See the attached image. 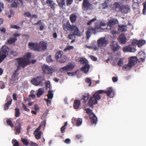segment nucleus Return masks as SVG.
I'll return each mask as SVG.
<instances>
[{
    "label": "nucleus",
    "mask_w": 146,
    "mask_h": 146,
    "mask_svg": "<svg viewBox=\"0 0 146 146\" xmlns=\"http://www.w3.org/2000/svg\"><path fill=\"white\" fill-rule=\"evenodd\" d=\"M43 72L44 73L52 75V73L54 72V69L51 67L48 66H45L42 67Z\"/></svg>",
    "instance_id": "9d476101"
},
{
    "label": "nucleus",
    "mask_w": 146,
    "mask_h": 146,
    "mask_svg": "<svg viewBox=\"0 0 146 146\" xmlns=\"http://www.w3.org/2000/svg\"><path fill=\"white\" fill-rule=\"evenodd\" d=\"M108 5H107V3L106 1H105L102 4V9H104L107 8Z\"/></svg>",
    "instance_id": "864d4df0"
},
{
    "label": "nucleus",
    "mask_w": 146,
    "mask_h": 146,
    "mask_svg": "<svg viewBox=\"0 0 146 146\" xmlns=\"http://www.w3.org/2000/svg\"><path fill=\"white\" fill-rule=\"evenodd\" d=\"M16 60L18 63V67L24 68L26 66L28 65L29 64L27 61H25L22 58H16Z\"/></svg>",
    "instance_id": "0eeeda50"
},
{
    "label": "nucleus",
    "mask_w": 146,
    "mask_h": 146,
    "mask_svg": "<svg viewBox=\"0 0 146 146\" xmlns=\"http://www.w3.org/2000/svg\"><path fill=\"white\" fill-rule=\"evenodd\" d=\"M145 54L143 52L141 53H139L137 55L139 59L136 56H131L128 58L129 62L125 66V68L126 70H130L131 67L134 66L137 63V61L143 62L145 59Z\"/></svg>",
    "instance_id": "7ed1b4c3"
},
{
    "label": "nucleus",
    "mask_w": 146,
    "mask_h": 146,
    "mask_svg": "<svg viewBox=\"0 0 146 146\" xmlns=\"http://www.w3.org/2000/svg\"><path fill=\"white\" fill-rule=\"evenodd\" d=\"M72 121L73 120L76 122V125L78 126H80L82 123V119L80 118H74L72 119Z\"/></svg>",
    "instance_id": "c756f323"
},
{
    "label": "nucleus",
    "mask_w": 146,
    "mask_h": 146,
    "mask_svg": "<svg viewBox=\"0 0 146 146\" xmlns=\"http://www.w3.org/2000/svg\"><path fill=\"white\" fill-rule=\"evenodd\" d=\"M76 32L75 33L76 34L74 33V31H73L72 34H69L68 35V38L71 40L74 39V38H75L74 36L76 35L78 36H80L82 35L81 33L79 31L78 29V31H76Z\"/></svg>",
    "instance_id": "f3484780"
},
{
    "label": "nucleus",
    "mask_w": 146,
    "mask_h": 146,
    "mask_svg": "<svg viewBox=\"0 0 146 146\" xmlns=\"http://www.w3.org/2000/svg\"><path fill=\"white\" fill-rule=\"evenodd\" d=\"M30 146H38V145L36 143L33 142H31L29 144Z\"/></svg>",
    "instance_id": "774afa93"
},
{
    "label": "nucleus",
    "mask_w": 146,
    "mask_h": 146,
    "mask_svg": "<svg viewBox=\"0 0 146 146\" xmlns=\"http://www.w3.org/2000/svg\"><path fill=\"white\" fill-rule=\"evenodd\" d=\"M46 122L45 121H43L41 122L40 125L38 126V128L39 127V129H40L42 127H45V126H46Z\"/></svg>",
    "instance_id": "09e8293b"
},
{
    "label": "nucleus",
    "mask_w": 146,
    "mask_h": 146,
    "mask_svg": "<svg viewBox=\"0 0 146 146\" xmlns=\"http://www.w3.org/2000/svg\"><path fill=\"white\" fill-rule=\"evenodd\" d=\"M46 3L48 5L50 6L53 10H55L56 5L53 1L51 0H47Z\"/></svg>",
    "instance_id": "412c9836"
},
{
    "label": "nucleus",
    "mask_w": 146,
    "mask_h": 146,
    "mask_svg": "<svg viewBox=\"0 0 146 146\" xmlns=\"http://www.w3.org/2000/svg\"><path fill=\"white\" fill-rule=\"evenodd\" d=\"M146 43V41L143 39H141L138 41L137 46L139 47H141Z\"/></svg>",
    "instance_id": "f704fd0d"
},
{
    "label": "nucleus",
    "mask_w": 146,
    "mask_h": 146,
    "mask_svg": "<svg viewBox=\"0 0 146 146\" xmlns=\"http://www.w3.org/2000/svg\"><path fill=\"white\" fill-rule=\"evenodd\" d=\"M130 11V8L128 5H122L120 11L123 13L127 14Z\"/></svg>",
    "instance_id": "a211bd4d"
},
{
    "label": "nucleus",
    "mask_w": 146,
    "mask_h": 146,
    "mask_svg": "<svg viewBox=\"0 0 146 146\" xmlns=\"http://www.w3.org/2000/svg\"><path fill=\"white\" fill-rule=\"evenodd\" d=\"M82 7L84 10L87 11L92 9L93 6L88 0H83Z\"/></svg>",
    "instance_id": "6e6552de"
},
{
    "label": "nucleus",
    "mask_w": 146,
    "mask_h": 146,
    "mask_svg": "<svg viewBox=\"0 0 146 146\" xmlns=\"http://www.w3.org/2000/svg\"><path fill=\"white\" fill-rule=\"evenodd\" d=\"M86 81L89 84V86H90L92 83L91 80L89 78H87L86 79Z\"/></svg>",
    "instance_id": "052dcab7"
},
{
    "label": "nucleus",
    "mask_w": 146,
    "mask_h": 146,
    "mask_svg": "<svg viewBox=\"0 0 146 146\" xmlns=\"http://www.w3.org/2000/svg\"><path fill=\"white\" fill-rule=\"evenodd\" d=\"M10 28L11 29H19L20 28L19 27L17 26L16 25H12L10 26Z\"/></svg>",
    "instance_id": "6e6d98bb"
},
{
    "label": "nucleus",
    "mask_w": 146,
    "mask_h": 146,
    "mask_svg": "<svg viewBox=\"0 0 146 146\" xmlns=\"http://www.w3.org/2000/svg\"><path fill=\"white\" fill-rule=\"evenodd\" d=\"M105 93L110 98H113L114 95V90L111 87L108 88L106 90H100L96 91L89 99L88 104L90 107H93V105L98 103V100L101 99L100 94Z\"/></svg>",
    "instance_id": "f257e3e1"
},
{
    "label": "nucleus",
    "mask_w": 146,
    "mask_h": 146,
    "mask_svg": "<svg viewBox=\"0 0 146 146\" xmlns=\"http://www.w3.org/2000/svg\"><path fill=\"white\" fill-rule=\"evenodd\" d=\"M134 3L132 5V6H133L135 5V3H137L139 4L141 3V1L140 0H133Z\"/></svg>",
    "instance_id": "e2e57ef3"
},
{
    "label": "nucleus",
    "mask_w": 146,
    "mask_h": 146,
    "mask_svg": "<svg viewBox=\"0 0 146 146\" xmlns=\"http://www.w3.org/2000/svg\"><path fill=\"white\" fill-rule=\"evenodd\" d=\"M56 1L60 7H61L62 9H64L65 8L63 7L64 6H65V0H56Z\"/></svg>",
    "instance_id": "c85d7f7f"
},
{
    "label": "nucleus",
    "mask_w": 146,
    "mask_h": 146,
    "mask_svg": "<svg viewBox=\"0 0 146 146\" xmlns=\"http://www.w3.org/2000/svg\"><path fill=\"white\" fill-rule=\"evenodd\" d=\"M21 141L24 145L27 146L30 144L28 141L26 139L21 138Z\"/></svg>",
    "instance_id": "4c0bfd02"
},
{
    "label": "nucleus",
    "mask_w": 146,
    "mask_h": 146,
    "mask_svg": "<svg viewBox=\"0 0 146 146\" xmlns=\"http://www.w3.org/2000/svg\"><path fill=\"white\" fill-rule=\"evenodd\" d=\"M33 84L35 86L40 85L41 84V79L40 77L37 76L36 78L33 79L31 80Z\"/></svg>",
    "instance_id": "dca6fc26"
},
{
    "label": "nucleus",
    "mask_w": 146,
    "mask_h": 146,
    "mask_svg": "<svg viewBox=\"0 0 146 146\" xmlns=\"http://www.w3.org/2000/svg\"><path fill=\"white\" fill-rule=\"evenodd\" d=\"M80 105V102L79 100H75L74 103V108L75 109H78Z\"/></svg>",
    "instance_id": "2f4dec72"
},
{
    "label": "nucleus",
    "mask_w": 146,
    "mask_h": 146,
    "mask_svg": "<svg viewBox=\"0 0 146 146\" xmlns=\"http://www.w3.org/2000/svg\"><path fill=\"white\" fill-rule=\"evenodd\" d=\"M23 107L22 108H23V110L24 111H29V109L27 107V106L25 105L24 103H22Z\"/></svg>",
    "instance_id": "5fc2aeb1"
},
{
    "label": "nucleus",
    "mask_w": 146,
    "mask_h": 146,
    "mask_svg": "<svg viewBox=\"0 0 146 146\" xmlns=\"http://www.w3.org/2000/svg\"><path fill=\"white\" fill-rule=\"evenodd\" d=\"M46 60L48 62H51L53 61L51 57V56L49 55L47 56L46 58Z\"/></svg>",
    "instance_id": "8fccbe9b"
},
{
    "label": "nucleus",
    "mask_w": 146,
    "mask_h": 146,
    "mask_svg": "<svg viewBox=\"0 0 146 146\" xmlns=\"http://www.w3.org/2000/svg\"><path fill=\"white\" fill-rule=\"evenodd\" d=\"M107 22L103 20L99 21L98 22L95 23L94 25V28L93 27H89L86 32V36L87 39H88L91 36L92 33L95 35L97 32H98V30L102 29V27H106Z\"/></svg>",
    "instance_id": "f03ea898"
},
{
    "label": "nucleus",
    "mask_w": 146,
    "mask_h": 146,
    "mask_svg": "<svg viewBox=\"0 0 146 146\" xmlns=\"http://www.w3.org/2000/svg\"><path fill=\"white\" fill-rule=\"evenodd\" d=\"M18 2L15 1L13 2L11 4V8L17 7V6Z\"/></svg>",
    "instance_id": "49530a36"
},
{
    "label": "nucleus",
    "mask_w": 146,
    "mask_h": 146,
    "mask_svg": "<svg viewBox=\"0 0 146 146\" xmlns=\"http://www.w3.org/2000/svg\"><path fill=\"white\" fill-rule=\"evenodd\" d=\"M118 21L117 19H112L109 21L107 23L108 25L110 26H111L115 24H117L118 23Z\"/></svg>",
    "instance_id": "393cba45"
},
{
    "label": "nucleus",
    "mask_w": 146,
    "mask_h": 146,
    "mask_svg": "<svg viewBox=\"0 0 146 146\" xmlns=\"http://www.w3.org/2000/svg\"><path fill=\"white\" fill-rule=\"evenodd\" d=\"M123 60L124 59L123 58H120L117 63V65L119 66H122L123 64Z\"/></svg>",
    "instance_id": "de8ad7c7"
},
{
    "label": "nucleus",
    "mask_w": 146,
    "mask_h": 146,
    "mask_svg": "<svg viewBox=\"0 0 146 146\" xmlns=\"http://www.w3.org/2000/svg\"><path fill=\"white\" fill-rule=\"evenodd\" d=\"M90 68V65L88 64H85L84 66L82 67V70L85 73H87L88 71Z\"/></svg>",
    "instance_id": "473e14b6"
},
{
    "label": "nucleus",
    "mask_w": 146,
    "mask_h": 146,
    "mask_svg": "<svg viewBox=\"0 0 146 146\" xmlns=\"http://www.w3.org/2000/svg\"><path fill=\"white\" fill-rule=\"evenodd\" d=\"M110 46L112 50L114 52L118 50L119 47L117 42L115 41H112Z\"/></svg>",
    "instance_id": "4468645a"
},
{
    "label": "nucleus",
    "mask_w": 146,
    "mask_h": 146,
    "mask_svg": "<svg viewBox=\"0 0 146 146\" xmlns=\"http://www.w3.org/2000/svg\"><path fill=\"white\" fill-rule=\"evenodd\" d=\"M122 50L124 52H134L136 50L135 48L131 47L130 46H125L123 48Z\"/></svg>",
    "instance_id": "ddd939ff"
},
{
    "label": "nucleus",
    "mask_w": 146,
    "mask_h": 146,
    "mask_svg": "<svg viewBox=\"0 0 146 146\" xmlns=\"http://www.w3.org/2000/svg\"><path fill=\"white\" fill-rule=\"evenodd\" d=\"M90 119L92 124H96L97 121V118L93 113L90 114Z\"/></svg>",
    "instance_id": "aec40b11"
},
{
    "label": "nucleus",
    "mask_w": 146,
    "mask_h": 146,
    "mask_svg": "<svg viewBox=\"0 0 146 146\" xmlns=\"http://www.w3.org/2000/svg\"><path fill=\"white\" fill-rule=\"evenodd\" d=\"M28 46L30 48L33 50L38 51H40L39 43L29 42L28 43Z\"/></svg>",
    "instance_id": "1a4fd4ad"
},
{
    "label": "nucleus",
    "mask_w": 146,
    "mask_h": 146,
    "mask_svg": "<svg viewBox=\"0 0 146 146\" xmlns=\"http://www.w3.org/2000/svg\"><path fill=\"white\" fill-rule=\"evenodd\" d=\"M6 122L8 125L10 126L11 127H13V125L11 119H8L7 120Z\"/></svg>",
    "instance_id": "a18cd8bd"
},
{
    "label": "nucleus",
    "mask_w": 146,
    "mask_h": 146,
    "mask_svg": "<svg viewBox=\"0 0 146 146\" xmlns=\"http://www.w3.org/2000/svg\"><path fill=\"white\" fill-rule=\"evenodd\" d=\"M108 40L105 37H101L97 40L98 46L100 48H102L107 45L108 43Z\"/></svg>",
    "instance_id": "423d86ee"
},
{
    "label": "nucleus",
    "mask_w": 146,
    "mask_h": 146,
    "mask_svg": "<svg viewBox=\"0 0 146 146\" xmlns=\"http://www.w3.org/2000/svg\"><path fill=\"white\" fill-rule=\"evenodd\" d=\"M77 71H76L75 72H68L67 74L70 76H73L74 75H76L77 73Z\"/></svg>",
    "instance_id": "69168bd1"
},
{
    "label": "nucleus",
    "mask_w": 146,
    "mask_h": 146,
    "mask_svg": "<svg viewBox=\"0 0 146 146\" xmlns=\"http://www.w3.org/2000/svg\"><path fill=\"white\" fill-rule=\"evenodd\" d=\"M6 58V55L1 54L0 55V63Z\"/></svg>",
    "instance_id": "13d9d810"
},
{
    "label": "nucleus",
    "mask_w": 146,
    "mask_h": 146,
    "mask_svg": "<svg viewBox=\"0 0 146 146\" xmlns=\"http://www.w3.org/2000/svg\"><path fill=\"white\" fill-rule=\"evenodd\" d=\"M24 15L28 17H31V13L29 12H26L24 14Z\"/></svg>",
    "instance_id": "680f3d73"
},
{
    "label": "nucleus",
    "mask_w": 146,
    "mask_h": 146,
    "mask_svg": "<svg viewBox=\"0 0 146 146\" xmlns=\"http://www.w3.org/2000/svg\"><path fill=\"white\" fill-rule=\"evenodd\" d=\"M44 93V89L40 88L38 90V91L36 94V96L38 98L40 97Z\"/></svg>",
    "instance_id": "e433bc0d"
},
{
    "label": "nucleus",
    "mask_w": 146,
    "mask_h": 146,
    "mask_svg": "<svg viewBox=\"0 0 146 146\" xmlns=\"http://www.w3.org/2000/svg\"><path fill=\"white\" fill-rule=\"evenodd\" d=\"M40 50H44L46 49L47 44L44 41L40 42L39 43Z\"/></svg>",
    "instance_id": "a878e982"
},
{
    "label": "nucleus",
    "mask_w": 146,
    "mask_h": 146,
    "mask_svg": "<svg viewBox=\"0 0 146 146\" xmlns=\"http://www.w3.org/2000/svg\"><path fill=\"white\" fill-rule=\"evenodd\" d=\"M118 39L121 44H124L126 43L127 40L124 33H121L119 36Z\"/></svg>",
    "instance_id": "f8f14e48"
},
{
    "label": "nucleus",
    "mask_w": 146,
    "mask_h": 146,
    "mask_svg": "<svg viewBox=\"0 0 146 146\" xmlns=\"http://www.w3.org/2000/svg\"><path fill=\"white\" fill-rule=\"evenodd\" d=\"M39 128H37L34 131V133L35 135V137L37 139H38L40 138L42 132L39 131L40 129Z\"/></svg>",
    "instance_id": "6ab92c4d"
},
{
    "label": "nucleus",
    "mask_w": 146,
    "mask_h": 146,
    "mask_svg": "<svg viewBox=\"0 0 146 146\" xmlns=\"http://www.w3.org/2000/svg\"><path fill=\"white\" fill-rule=\"evenodd\" d=\"M63 28L64 31H69L72 32L74 31V33L75 34L76 31H78V28L75 25H70L68 21L63 25Z\"/></svg>",
    "instance_id": "20e7f679"
},
{
    "label": "nucleus",
    "mask_w": 146,
    "mask_h": 146,
    "mask_svg": "<svg viewBox=\"0 0 146 146\" xmlns=\"http://www.w3.org/2000/svg\"><path fill=\"white\" fill-rule=\"evenodd\" d=\"M85 111H86V113L90 115V114H91V113H93L92 112V110H91L90 108L86 109Z\"/></svg>",
    "instance_id": "603ef678"
},
{
    "label": "nucleus",
    "mask_w": 146,
    "mask_h": 146,
    "mask_svg": "<svg viewBox=\"0 0 146 146\" xmlns=\"http://www.w3.org/2000/svg\"><path fill=\"white\" fill-rule=\"evenodd\" d=\"M80 62L81 64H88L87 60L84 58H81L80 59Z\"/></svg>",
    "instance_id": "a19ab883"
},
{
    "label": "nucleus",
    "mask_w": 146,
    "mask_h": 146,
    "mask_svg": "<svg viewBox=\"0 0 146 146\" xmlns=\"http://www.w3.org/2000/svg\"><path fill=\"white\" fill-rule=\"evenodd\" d=\"M5 85L4 82L2 81H0V88L2 89L5 88Z\"/></svg>",
    "instance_id": "bf43d9fd"
},
{
    "label": "nucleus",
    "mask_w": 146,
    "mask_h": 146,
    "mask_svg": "<svg viewBox=\"0 0 146 146\" xmlns=\"http://www.w3.org/2000/svg\"><path fill=\"white\" fill-rule=\"evenodd\" d=\"M31 56V53L27 52L24 55V57H22V58L25 61H27V62L29 64L31 63L30 60Z\"/></svg>",
    "instance_id": "5701e85b"
},
{
    "label": "nucleus",
    "mask_w": 146,
    "mask_h": 146,
    "mask_svg": "<svg viewBox=\"0 0 146 146\" xmlns=\"http://www.w3.org/2000/svg\"><path fill=\"white\" fill-rule=\"evenodd\" d=\"M17 125L15 127V134H18L21 132V124L19 121H17Z\"/></svg>",
    "instance_id": "4be33fe9"
},
{
    "label": "nucleus",
    "mask_w": 146,
    "mask_h": 146,
    "mask_svg": "<svg viewBox=\"0 0 146 146\" xmlns=\"http://www.w3.org/2000/svg\"><path fill=\"white\" fill-rule=\"evenodd\" d=\"M67 70L66 66L60 68V71L61 72H66L68 71Z\"/></svg>",
    "instance_id": "79ce46f5"
},
{
    "label": "nucleus",
    "mask_w": 146,
    "mask_h": 146,
    "mask_svg": "<svg viewBox=\"0 0 146 146\" xmlns=\"http://www.w3.org/2000/svg\"><path fill=\"white\" fill-rule=\"evenodd\" d=\"M74 48V47L72 46H68L66 47L64 49V52H66L67 50H73Z\"/></svg>",
    "instance_id": "37998d69"
},
{
    "label": "nucleus",
    "mask_w": 146,
    "mask_h": 146,
    "mask_svg": "<svg viewBox=\"0 0 146 146\" xmlns=\"http://www.w3.org/2000/svg\"><path fill=\"white\" fill-rule=\"evenodd\" d=\"M118 31L119 32H125L127 30V27L126 26L123 25H118Z\"/></svg>",
    "instance_id": "cd10ccee"
},
{
    "label": "nucleus",
    "mask_w": 146,
    "mask_h": 146,
    "mask_svg": "<svg viewBox=\"0 0 146 146\" xmlns=\"http://www.w3.org/2000/svg\"><path fill=\"white\" fill-rule=\"evenodd\" d=\"M17 40L16 37L11 38L7 40V44H12L15 42Z\"/></svg>",
    "instance_id": "c9c22d12"
},
{
    "label": "nucleus",
    "mask_w": 146,
    "mask_h": 146,
    "mask_svg": "<svg viewBox=\"0 0 146 146\" xmlns=\"http://www.w3.org/2000/svg\"><path fill=\"white\" fill-rule=\"evenodd\" d=\"M73 0H66V3L67 6L70 5L73 2Z\"/></svg>",
    "instance_id": "0e129e2a"
},
{
    "label": "nucleus",
    "mask_w": 146,
    "mask_h": 146,
    "mask_svg": "<svg viewBox=\"0 0 146 146\" xmlns=\"http://www.w3.org/2000/svg\"><path fill=\"white\" fill-rule=\"evenodd\" d=\"M20 69V68L19 67H18L17 66V68L15 70V71L14 74H13V76L15 77L17 75H18L19 74V73H18V71Z\"/></svg>",
    "instance_id": "4d7b16f0"
},
{
    "label": "nucleus",
    "mask_w": 146,
    "mask_h": 146,
    "mask_svg": "<svg viewBox=\"0 0 146 146\" xmlns=\"http://www.w3.org/2000/svg\"><path fill=\"white\" fill-rule=\"evenodd\" d=\"M55 58L57 61L61 63L66 62L67 57L64 55H63V52L62 50L58 51L55 55Z\"/></svg>",
    "instance_id": "39448f33"
},
{
    "label": "nucleus",
    "mask_w": 146,
    "mask_h": 146,
    "mask_svg": "<svg viewBox=\"0 0 146 146\" xmlns=\"http://www.w3.org/2000/svg\"><path fill=\"white\" fill-rule=\"evenodd\" d=\"M121 8V6L120 5L118 2L115 3L113 5V8L116 11H120Z\"/></svg>",
    "instance_id": "b1692460"
},
{
    "label": "nucleus",
    "mask_w": 146,
    "mask_h": 146,
    "mask_svg": "<svg viewBox=\"0 0 146 146\" xmlns=\"http://www.w3.org/2000/svg\"><path fill=\"white\" fill-rule=\"evenodd\" d=\"M15 116L17 117H19L21 114L19 109L18 107H16L15 108Z\"/></svg>",
    "instance_id": "58836bf2"
},
{
    "label": "nucleus",
    "mask_w": 146,
    "mask_h": 146,
    "mask_svg": "<svg viewBox=\"0 0 146 146\" xmlns=\"http://www.w3.org/2000/svg\"><path fill=\"white\" fill-rule=\"evenodd\" d=\"M96 20V17L92 19L89 22H88L87 23V24L88 25H90L92 24V23L93 22H94Z\"/></svg>",
    "instance_id": "3c124183"
},
{
    "label": "nucleus",
    "mask_w": 146,
    "mask_h": 146,
    "mask_svg": "<svg viewBox=\"0 0 146 146\" xmlns=\"http://www.w3.org/2000/svg\"><path fill=\"white\" fill-rule=\"evenodd\" d=\"M68 71L71 70L75 67V64L73 62H70L66 65Z\"/></svg>",
    "instance_id": "7c9ffc66"
},
{
    "label": "nucleus",
    "mask_w": 146,
    "mask_h": 146,
    "mask_svg": "<svg viewBox=\"0 0 146 146\" xmlns=\"http://www.w3.org/2000/svg\"><path fill=\"white\" fill-rule=\"evenodd\" d=\"M53 92L49 90L48 91V93L47 95L48 98V99H52L53 97V94L52 93Z\"/></svg>",
    "instance_id": "ea45409f"
},
{
    "label": "nucleus",
    "mask_w": 146,
    "mask_h": 146,
    "mask_svg": "<svg viewBox=\"0 0 146 146\" xmlns=\"http://www.w3.org/2000/svg\"><path fill=\"white\" fill-rule=\"evenodd\" d=\"M89 96V93H85L84 95L83 96V98L82 99L83 100L82 103L84 104L86 103V102L88 100Z\"/></svg>",
    "instance_id": "72a5a7b5"
},
{
    "label": "nucleus",
    "mask_w": 146,
    "mask_h": 146,
    "mask_svg": "<svg viewBox=\"0 0 146 146\" xmlns=\"http://www.w3.org/2000/svg\"><path fill=\"white\" fill-rule=\"evenodd\" d=\"M12 143L13 144V146H19V142L15 139H13L12 140Z\"/></svg>",
    "instance_id": "c03bdc74"
},
{
    "label": "nucleus",
    "mask_w": 146,
    "mask_h": 146,
    "mask_svg": "<svg viewBox=\"0 0 146 146\" xmlns=\"http://www.w3.org/2000/svg\"><path fill=\"white\" fill-rule=\"evenodd\" d=\"M77 19V16L76 13H72L70 16V21L72 23L76 22Z\"/></svg>",
    "instance_id": "bb28decb"
},
{
    "label": "nucleus",
    "mask_w": 146,
    "mask_h": 146,
    "mask_svg": "<svg viewBox=\"0 0 146 146\" xmlns=\"http://www.w3.org/2000/svg\"><path fill=\"white\" fill-rule=\"evenodd\" d=\"M7 102L4 104V110H7L9 107V106L11 105L12 101V100L11 97L9 96H7L6 99Z\"/></svg>",
    "instance_id": "9b49d317"
},
{
    "label": "nucleus",
    "mask_w": 146,
    "mask_h": 146,
    "mask_svg": "<svg viewBox=\"0 0 146 146\" xmlns=\"http://www.w3.org/2000/svg\"><path fill=\"white\" fill-rule=\"evenodd\" d=\"M9 50V48L7 46L4 45L2 47L1 54V53L2 55H6V57Z\"/></svg>",
    "instance_id": "2eb2a0df"
},
{
    "label": "nucleus",
    "mask_w": 146,
    "mask_h": 146,
    "mask_svg": "<svg viewBox=\"0 0 146 146\" xmlns=\"http://www.w3.org/2000/svg\"><path fill=\"white\" fill-rule=\"evenodd\" d=\"M138 41L134 39L132 42V44L134 46H135L136 45H137V43L138 42Z\"/></svg>",
    "instance_id": "338daca9"
}]
</instances>
